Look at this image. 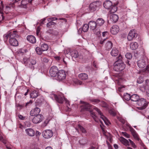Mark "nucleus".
Masks as SVG:
<instances>
[{"label": "nucleus", "instance_id": "obj_45", "mask_svg": "<svg viewBox=\"0 0 149 149\" xmlns=\"http://www.w3.org/2000/svg\"><path fill=\"white\" fill-rule=\"evenodd\" d=\"M94 33L96 35L99 36L100 33V30L98 29H95L93 30Z\"/></svg>", "mask_w": 149, "mask_h": 149}, {"label": "nucleus", "instance_id": "obj_25", "mask_svg": "<svg viewBox=\"0 0 149 149\" xmlns=\"http://www.w3.org/2000/svg\"><path fill=\"white\" fill-rule=\"evenodd\" d=\"M110 20L113 22L115 23L117 22L118 19V15L115 14L112 15L110 16Z\"/></svg>", "mask_w": 149, "mask_h": 149}, {"label": "nucleus", "instance_id": "obj_26", "mask_svg": "<svg viewBox=\"0 0 149 149\" xmlns=\"http://www.w3.org/2000/svg\"><path fill=\"white\" fill-rule=\"evenodd\" d=\"M140 99L139 96L137 94H134L131 96V100L132 101L137 102Z\"/></svg>", "mask_w": 149, "mask_h": 149}, {"label": "nucleus", "instance_id": "obj_29", "mask_svg": "<svg viewBox=\"0 0 149 149\" xmlns=\"http://www.w3.org/2000/svg\"><path fill=\"white\" fill-rule=\"evenodd\" d=\"M119 54L118 50L116 48H113L112 49L111 54L113 56H116L118 55Z\"/></svg>", "mask_w": 149, "mask_h": 149}, {"label": "nucleus", "instance_id": "obj_42", "mask_svg": "<svg viewBox=\"0 0 149 149\" xmlns=\"http://www.w3.org/2000/svg\"><path fill=\"white\" fill-rule=\"evenodd\" d=\"M34 65L30 64V63H28V64L26 65V66L28 67L30 69H31L32 70H33L34 69Z\"/></svg>", "mask_w": 149, "mask_h": 149}, {"label": "nucleus", "instance_id": "obj_48", "mask_svg": "<svg viewBox=\"0 0 149 149\" xmlns=\"http://www.w3.org/2000/svg\"><path fill=\"white\" fill-rule=\"evenodd\" d=\"M56 24V23L52 21H50L47 24L46 26L47 27H49L50 26Z\"/></svg>", "mask_w": 149, "mask_h": 149}, {"label": "nucleus", "instance_id": "obj_62", "mask_svg": "<svg viewBox=\"0 0 149 149\" xmlns=\"http://www.w3.org/2000/svg\"><path fill=\"white\" fill-rule=\"evenodd\" d=\"M19 118L21 120H24L25 119V117L21 115H18Z\"/></svg>", "mask_w": 149, "mask_h": 149}, {"label": "nucleus", "instance_id": "obj_57", "mask_svg": "<svg viewBox=\"0 0 149 149\" xmlns=\"http://www.w3.org/2000/svg\"><path fill=\"white\" fill-rule=\"evenodd\" d=\"M4 19V17L3 14L0 13V23Z\"/></svg>", "mask_w": 149, "mask_h": 149}, {"label": "nucleus", "instance_id": "obj_10", "mask_svg": "<svg viewBox=\"0 0 149 149\" xmlns=\"http://www.w3.org/2000/svg\"><path fill=\"white\" fill-rule=\"evenodd\" d=\"M43 137L46 139H49L51 138L53 135V132L51 130H46L43 131Z\"/></svg>", "mask_w": 149, "mask_h": 149}, {"label": "nucleus", "instance_id": "obj_1", "mask_svg": "<svg viewBox=\"0 0 149 149\" xmlns=\"http://www.w3.org/2000/svg\"><path fill=\"white\" fill-rule=\"evenodd\" d=\"M117 61L114 63V69L116 71H120L123 70L125 67V65L123 61L122 56L119 54L117 58Z\"/></svg>", "mask_w": 149, "mask_h": 149}, {"label": "nucleus", "instance_id": "obj_54", "mask_svg": "<svg viewBox=\"0 0 149 149\" xmlns=\"http://www.w3.org/2000/svg\"><path fill=\"white\" fill-rule=\"evenodd\" d=\"M118 119L119 120L120 122H121L122 123H123V124H125V120L124 119L120 117L118 118Z\"/></svg>", "mask_w": 149, "mask_h": 149}, {"label": "nucleus", "instance_id": "obj_9", "mask_svg": "<svg viewBox=\"0 0 149 149\" xmlns=\"http://www.w3.org/2000/svg\"><path fill=\"white\" fill-rule=\"evenodd\" d=\"M99 5V1H95L91 3L89 6V10L91 12L95 11Z\"/></svg>", "mask_w": 149, "mask_h": 149}, {"label": "nucleus", "instance_id": "obj_19", "mask_svg": "<svg viewBox=\"0 0 149 149\" xmlns=\"http://www.w3.org/2000/svg\"><path fill=\"white\" fill-rule=\"evenodd\" d=\"M97 23L93 21H91L88 23V25L90 28L93 31L96 29Z\"/></svg>", "mask_w": 149, "mask_h": 149}, {"label": "nucleus", "instance_id": "obj_4", "mask_svg": "<svg viewBox=\"0 0 149 149\" xmlns=\"http://www.w3.org/2000/svg\"><path fill=\"white\" fill-rule=\"evenodd\" d=\"M19 36L17 33L16 31H14L10 32H8L3 36L4 39L5 41H7L8 38L9 40L15 39L18 38Z\"/></svg>", "mask_w": 149, "mask_h": 149}, {"label": "nucleus", "instance_id": "obj_13", "mask_svg": "<svg viewBox=\"0 0 149 149\" xmlns=\"http://www.w3.org/2000/svg\"><path fill=\"white\" fill-rule=\"evenodd\" d=\"M67 52H67L68 54L70 53V55L72 57L77 58L79 56L78 52L77 50H71L70 49H69L67 50Z\"/></svg>", "mask_w": 149, "mask_h": 149}, {"label": "nucleus", "instance_id": "obj_30", "mask_svg": "<svg viewBox=\"0 0 149 149\" xmlns=\"http://www.w3.org/2000/svg\"><path fill=\"white\" fill-rule=\"evenodd\" d=\"M119 140L124 145L126 146H129V145L128 141L123 137H120Z\"/></svg>", "mask_w": 149, "mask_h": 149}, {"label": "nucleus", "instance_id": "obj_55", "mask_svg": "<svg viewBox=\"0 0 149 149\" xmlns=\"http://www.w3.org/2000/svg\"><path fill=\"white\" fill-rule=\"evenodd\" d=\"M57 18L56 17H51L49 18L48 19V21H49L50 20H51V21H55L57 20Z\"/></svg>", "mask_w": 149, "mask_h": 149}, {"label": "nucleus", "instance_id": "obj_37", "mask_svg": "<svg viewBox=\"0 0 149 149\" xmlns=\"http://www.w3.org/2000/svg\"><path fill=\"white\" fill-rule=\"evenodd\" d=\"M88 142V140L86 138L82 139L79 141L80 144L82 145L86 144Z\"/></svg>", "mask_w": 149, "mask_h": 149}, {"label": "nucleus", "instance_id": "obj_39", "mask_svg": "<svg viewBox=\"0 0 149 149\" xmlns=\"http://www.w3.org/2000/svg\"><path fill=\"white\" fill-rule=\"evenodd\" d=\"M90 101L92 102L93 104H96L100 102V100L98 99H92L90 100Z\"/></svg>", "mask_w": 149, "mask_h": 149}, {"label": "nucleus", "instance_id": "obj_28", "mask_svg": "<svg viewBox=\"0 0 149 149\" xmlns=\"http://www.w3.org/2000/svg\"><path fill=\"white\" fill-rule=\"evenodd\" d=\"M79 78L82 80H86L88 78V75L85 73H82L79 74Z\"/></svg>", "mask_w": 149, "mask_h": 149}, {"label": "nucleus", "instance_id": "obj_7", "mask_svg": "<svg viewBox=\"0 0 149 149\" xmlns=\"http://www.w3.org/2000/svg\"><path fill=\"white\" fill-rule=\"evenodd\" d=\"M57 79L59 81H61L65 79L66 75L65 71L63 70H60L58 71L57 74Z\"/></svg>", "mask_w": 149, "mask_h": 149}, {"label": "nucleus", "instance_id": "obj_58", "mask_svg": "<svg viewBox=\"0 0 149 149\" xmlns=\"http://www.w3.org/2000/svg\"><path fill=\"white\" fill-rule=\"evenodd\" d=\"M132 145V146L133 148H135L136 147V146L135 145V143L133 142L132 141H130V143Z\"/></svg>", "mask_w": 149, "mask_h": 149}, {"label": "nucleus", "instance_id": "obj_43", "mask_svg": "<svg viewBox=\"0 0 149 149\" xmlns=\"http://www.w3.org/2000/svg\"><path fill=\"white\" fill-rule=\"evenodd\" d=\"M125 56L126 58L128 59H131L132 57V55L131 53H127L125 55Z\"/></svg>", "mask_w": 149, "mask_h": 149}, {"label": "nucleus", "instance_id": "obj_17", "mask_svg": "<svg viewBox=\"0 0 149 149\" xmlns=\"http://www.w3.org/2000/svg\"><path fill=\"white\" fill-rule=\"evenodd\" d=\"M89 27V25L88 24H84L82 28H80L79 30H78V33L80 34L82 32V31H83L84 32H87L88 30Z\"/></svg>", "mask_w": 149, "mask_h": 149}, {"label": "nucleus", "instance_id": "obj_2", "mask_svg": "<svg viewBox=\"0 0 149 149\" xmlns=\"http://www.w3.org/2000/svg\"><path fill=\"white\" fill-rule=\"evenodd\" d=\"M81 103L84 104L81 106L82 107V109L90 111L91 116L93 117V119L95 122H98V120L95 113L93 111L90 110L91 105L89 103L85 102L84 101H81Z\"/></svg>", "mask_w": 149, "mask_h": 149}, {"label": "nucleus", "instance_id": "obj_34", "mask_svg": "<svg viewBox=\"0 0 149 149\" xmlns=\"http://www.w3.org/2000/svg\"><path fill=\"white\" fill-rule=\"evenodd\" d=\"M109 9L110 10L109 12L110 13H112L116 11L117 10V6L115 5H112V6L110 8V9Z\"/></svg>", "mask_w": 149, "mask_h": 149}, {"label": "nucleus", "instance_id": "obj_23", "mask_svg": "<svg viewBox=\"0 0 149 149\" xmlns=\"http://www.w3.org/2000/svg\"><path fill=\"white\" fill-rule=\"evenodd\" d=\"M31 0H22L21 2L20 6L21 7L26 8L27 5L29 3H31Z\"/></svg>", "mask_w": 149, "mask_h": 149}, {"label": "nucleus", "instance_id": "obj_60", "mask_svg": "<svg viewBox=\"0 0 149 149\" xmlns=\"http://www.w3.org/2000/svg\"><path fill=\"white\" fill-rule=\"evenodd\" d=\"M40 31V28L39 27H38L37 29L36 34L38 36L39 32Z\"/></svg>", "mask_w": 149, "mask_h": 149}, {"label": "nucleus", "instance_id": "obj_32", "mask_svg": "<svg viewBox=\"0 0 149 149\" xmlns=\"http://www.w3.org/2000/svg\"><path fill=\"white\" fill-rule=\"evenodd\" d=\"M96 22L97 26H101L104 23V21L102 18H98L96 20Z\"/></svg>", "mask_w": 149, "mask_h": 149}, {"label": "nucleus", "instance_id": "obj_15", "mask_svg": "<svg viewBox=\"0 0 149 149\" xmlns=\"http://www.w3.org/2000/svg\"><path fill=\"white\" fill-rule=\"evenodd\" d=\"M119 30V28L117 25L113 26L110 29L111 33L113 35L116 34Z\"/></svg>", "mask_w": 149, "mask_h": 149}, {"label": "nucleus", "instance_id": "obj_21", "mask_svg": "<svg viewBox=\"0 0 149 149\" xmlns=\"http://www.w3.org/2000/svg\"><path fill=\"white\" fill-rule=\"evenodd\" d=\"M130 131L131 132L132 136H133L134 138L137 140L139 141L140 139V138L138 137V135L136 132L135 130L132 127H130Z\"/></svg>", "mask_w": 149, "mask_h": 149}, {"label": "nucleus", "instance_id": "obj_3", "mask_svg": "<svg viewBox=\"0 0 149 149\" xmlns=\"http://www.w3.org/2000/svg\"><path fill=\"white\" fill-rule=\"evenodd\" d=\"M136 104L139 106L137 107V109L140 110H142L145 109L147 107L148 105V102L144 98H141Z\"/></svg>", "mask_w": 149, "mask_h": 149}, {"label": "nucleus", "instance_id": "obj_31", "mask_svg": "<svg viewBox=\"0 0 149 149\" xmlns=\"http://www.w3.org/2000/svg\"><path fill=\"white\" fill-rule=\"evenodd\" d=\"M138 45L137 42H133L131 43L130 45V48L132 50H135L138 47Z\"/></svg>", "mask_w": 149, "mask_h": 149}, {"label": "nucleus", "instance_id": "obj_50", "mask_svg": "<svg viewBox=\"0 0 149 149\" xmlns=\"http://www.w3.org/2000/svg\"><path fill=\"white\" fill-rule=\"evenodd\" d=\"M122 134L123 136H125L126 138H129L130 137V135L126 132H122Z\"/></svg>", "mask_w": 149, "mask_h": 149}, {"label": "nucleus", "instance_id": "obj_46", "mask_svg": "<svg viewBox=\"0 0 149 149\" xmlns=\"http://www.w3.org/2000/svg\"><path fill=\"white\" fill-rule=\"evenodd\" d=\"M108 38L107 37L106 38H102L100 42V43L101 45H102L106 41H107Z\"/></svg>", "mask_w": 149, "mask_h": 149}, {"label": "nucleus", "instance_id": "obj_40", "mask_svg": "<svg viewBox=\"0 0 149 149\" xmlns=\"http://www.w3.org/2000/svg\"><path fill=\"white\" fill-rule=\"evenodd\" d=\"M78 127L82 133H86V130L85 129L80 125H78Z\"/></svg>", "mask_w": 149, "mask_h": 149}, {"label": "nucleus", "instance_id": "obj_44", "mask_svg": "<svg viewBox=\"0 0 149 149\" xmlns=\"http://www.w3.org/2000/svg\"><path fill=\"white\" fill-rule=\"evenodd\" d=\"M109 113L113 116H115L116 115V112L114 111L113 109H110L109 111Z\"/></svg>", "mask_w": 149, "mask_h": 149}, {"label": "nucleus", "instance_id": "obj_61", "mask_svg": "<svg viewBox=\"0 0 149 149\" xmlns=\"http://www.w3.org/2000/svg\"><path fill=\"white\" fill-rule=\"evenodd\" d=\"M52 33H53V34L55 35H56L58 34V32H57V31L54 30V31H53Z\"/></svg>", "mask_w": 149, "mask_h": 149}, {"label": "nucleus", "instance_id": "obj_47", "mask_svg": "<svg viewBox=\"0 0 149 149\" xmlns=\"http://www.w3.org/2000/svg\"><path fill=\"white\" fill-rule=\"evenodd\" d=\"M143 81V79L142 77H139L137 80V82L138 84H141Z\"/></svg>", "mask_w": 149, "mask_h": 149}, {"label": "nucleus", "instance_id": "obj_63", "mask_svg": "<svg viewBox=\"0 0 149 149\" xmlns=\"http://www.w3.org/2000/svg\"><path fill=\"white\" fill-rule=\"evenodd\" d=\"M145 71L146 72H149V65H147L145 68Z\"/></svg>", "mask_w": 149, "mask_h": 149}, {"label": "nucleus", "instance_id": "obj_51", "mask_svg": "<svg viewBox=\"0 0 149 149\" xmlns=\"http://www.w3.org/2000/svg\"><path fill=\"white\" fill-rule=\"evenodd\" d=\"M50 120L47 119L44 122L43 124V125L44 126H47L48 123L49 122Z\"/></svg>", "mask_w": 149, "mask_h": 149}, {"label": "nucleus", "instance_id": "obj_59", "mask_svg": "<svg viewBox=\"0 0 149 149\" xmlns=\"http://www.w3.org/2000/svg\"><path fill=\"white\" fill-rule=\"evenodd\" d=\"M32 100H30L29 102H27L26 103L25 105V107H27V106H28L29 104H31L32 103Z\"/></svg>", "mask_w": 149, "mask_h": 149}, {"label": "nucleus", "instance_id": "obj_16", "mask_svg": "<svg viewBox=\"0 0 149 149\" xmlns=\"http://www.w3.org/2000/svg\"><path fill=\"white\" fill-rule=\"evenodd\" d=\"M26 134L29 136L33 137L35 135V131L32 128H28L25 130Z\"/></svg>", "mask_w": 149, "mask_h": 149}, {"label": "nucleus", "instance_id": "obj_6", "mask_svg": "<svg viewBox=\"0 0 149 149\" xmlns=\"http://www.w3.org/2000/svg\"><path fill=\"white\" fill-rule=\"evenodd\" d=\"M137 33L135 30H131L128 34L127 38L129 40H132L136 38L137 37Z\"/></svg>", "mask_w": 149, "mask_h": 149}, {"label": "nucleus", "instance_id": "obj_38", "mask_svg": "<svg viewBox=\"0 0 149 149\" xmlns=\"http://www.w3.org/2000/svg\"><path fill=\"white\" fill-rule=\"evenodd\" d=\"M36 51L37 53L39 55H41L42 54V52H43L41 48L40 49L39 47H37L36 49Z\"/></svg>", "mask_w": 149, "mask_h": 149}, {"label": "nucleus", "instance_id": "obj_18", "mask_svg": "<svg viewBox=\"0 0 149 149\" xmlns=\"http://www.w3.org/2000/svg\"><path fill=\"white\" fill-rule=\"evenodd\" d=\"M137 64L140 68H143L146 66V61L143 59L139 60L137 62Z\"/></svg>", "mask_w": 149, "mask_h": 149}, {"label": "nucleus", "instance_id": "obj_36", "mask_svg": "<svg viewBox=\"0 0 149 149\" xmlns=\"http://www.w3.org/2000/svg\"><path fill=\"white\" fill-rule=\"evenodd\" d=\"M123 99L127 101H128L131 99V96L130 94L127 93L124 94L123 96Z\"/></svg>", "mask_w": 149, "mask_h": 149}, {"label": "nucleus", "instance_id": "obj_8", "mask_svg": "<svg viewBox=\"0 0 149 149\" xmlns=\"http://www.w3.org/2000/svg\"><path fill=\"white\" fill-rule=\"evenodd\" d=\"M58 72V69L57 67L56 66H53L51 67L49 70L50 74L52 77H56Z\"/></svg>", "mask_w": 149, "mask_h": 149}, {"label": "nucleus", "instance_id": "obj_56", "mask_svg": "<svg viewBox=\"0 0 149 149\" xmlns=\"http://www.w3.org/2000/svg\"><path fill=\"white\" fill-rule=\"evenodd\" d=\"M93 66L95 67V68H98V66L97 64V63L95 61H94L93 63Z\"/></svg>", "mask_w": 149, "mask_h": 149}, {"label": "nucleus", "instance_id": "obj_27", "mask_svg": "<svg viewBox=\"0 0 149 149\" xmlns=\"http://www.w3.org/2000/svg\"><path fill=\"white\" fill-rule=\"evenodd\" d=\"M112 47L113 44L110 41H107L105 45V48L107 50L111 49Z\"/></svg>", "mask_w": 149, "mask_h": 149}, {"label": "nucleus", "instance_id": "obj_11", "mask_svg": "<svg viewBox=\"0 0 149 149\" xmlns=\"http://www.w3.org/2000/svg\"><path fill=\"white\" fill-rule=\"evenodd\" d=\"M53 97L57 102L61 104L63 103L65 99V98L63 96L57 95L55 94L53 95Z\"/></svg>", "mask_w": 149, "mask_h": 149}, {"label": "nucleus", "instance_id": "obj_49", "mask_svg": "<svg viewBox=\"0 0 149 149\" xmlns=\"http://www.w3.org/2000/svg\"><path fill=\"white\" fill-rule=\"evenodd\" d=\"M29 63L35 65L36 63V62L35 60L33 59H31L30 60Z\"/></svg>", "mask_w": 149, "mask_h": 149}, {"label": "nucleus", "instance_id": "obj_53", "mask_svg": "<svg viewBox=\"0 0 149 149\" xmlns=\"http://www.w3.org/2000/svg\"><path fill=\"white\" fill-rule=\"evenodd\" d=\"M42 61L45 63H47L49 61L48 59L46 57H43L42 58Z\"/></svg>", "mask_w": 149, "mask_h": 149}, {"label": "nucleus", "instance_id": "obj_52", "mask_svg": "<svg viewBox=\"0 0 149 149\" xmlns=\"http://www.w3.org/2000/svg\"><path fill=\"white\" fill-rule=\"evenodd\" d=\"M101 103L102 105V107L105 108H107L108 107V104L104 101H102Z\"/></svg>", "mask_w": 149, "mask_h": 149}, {"label": "nucleus", "instance_id": "obj_64", "mask_svg": "<svg viewBox=\"0 0 149 149\" xmlns=\"http://www.w3.org/2000/svg\"><path fill=\"white\" fill-rule=\"evenodd\" d=\"M146 92L147 95L149 97V88H148L146 90Z\"/></svg>", "mask_w": 149, "mask_h": 149}, {"label": "nucleus", "instance_id": "obj_12", "mask_svg": "<svg viewBox=\"0 0 149 149\" xmlns=\"http://www.w3.org/2000/svg\"><path fill=\"white\" fill-rule=\"evenodd\" d=\"M94 109L98 112V114L100 116L101 118L103 120L105 123L107 124V122L108 121L107 119L103 115L101 111L98 108L95 107Z\"/></svg>", "mask_w": 149, "mask_h": 149}, {"label": "nucleus", "instance_id": "obj_5", "mask_svg": "<svg viewBox=\"0 0 149 149\" xmlns=\"http://www.w3.org/2000/svg\"><path fill=\"white\" fill-rule=\"evenodd\" d=\"M34 116L32 120V122L34 124L39 123L43 119V116L41 114L37 115Z\"/></svg>", "mask_w": 149, "mask_h": 149}, {"label": "nucleus", "instance_id": "obj_24", "mask_svg": "<svg viewBox=\"0 0 149 149\" xmlns=\"http://www.w3.org/2000/svg\"><path fill=\"white\" fill-rule=\"evenodd\" d=\"M10 44L13 46H17L18 45V42L16 38L9 40Z\"/></svg>", "mask_w": 149, "mask_h": 149}, {"label": "nucleus", "instance_id": "obj_20", "mask_svg": "<svg viewBox=\"0 0 149 149\" xmlns=\"http://www.w3.org/2000/svg\"><path fill=\"white\" fill-rule=\"evenodd\" d=\"M103 6L106 9H109L112 6V3L110 1L107 0L105 1L103 3Z\"/></svg>", "mask_w": 149, "mask_h": 149}, {"label": "nucleus", "instance_id": "obj_14", "mask_svg": "<svg viewBox=\"0 0 149 149\" xmlns=\"http://www.w3.org/2000/svg\"><path fill=\"white\" fill-rule=\"evenodd\" d=\"M40 111V109L38 107H36L32 110L30 112V115L31 116H34L39 115Z\"/></svg>", "mask_w": 149, "mask_h": 149}, {"label": "nucleus", "instance_id": "obj_35", "mask_svg": "<svg viewBox=\"0 0 149 149\" xmlns=\"http://www.w3.org/2000/svg\"><path fill=\"white\" fill-rule=\"evenodd\" d=\"M41 48L42 51H47L48 49V45L46 44L43 43L41 45Z\"/></svg>", "mask_w": 149, "mask_h": 149}, {"label": "nucleus", "instance_id": "obj_22", "mask_svg": "<svg viewBox=\"0 0 149 149\" xmlns=\"http://www.w3.org/2000/svg\"><path fill=\"white\" fill-rule=\"evenodd\" d=\"M26 38L27 40L31 43L33 44L36 42V38L33 36L31 35L28 36Z\"/></svg>", "mask_w": 149, "mask_h": 149}, {"label": "nucleus", "instance_id": "obj_33", "mask_svg": "<svg viewBox=\"0 0 149 149\" xmlns=\"http://www.w3.org/2000/svg\"><path fill=\"white\" fill-rule=\"evenodd\" d=\"M30 97L32 98H34L37 97L38 95V91H34L32 92L30 95Z\"/></svg>", "mask_w": 149, "mask_h": 149}, {"label": "nucleus", "instance_id": "obj_41", "mask_svg": "<svg viewBox=\"0 0 149 149\" xmlns=\"http://www.w3.org/2000/svg\"><path fill=\"white\" fill-rule=\"evenodd\" d=\"M22 63L26 66L28 64V63H29L28 59L26 57L24 58L22 61Z\"/></svg>", "mask_w": 149, "mask_h": 149}]
</instances>
